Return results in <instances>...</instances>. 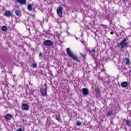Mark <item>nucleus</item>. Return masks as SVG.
Masks as SVG:
<instances>
[{
    "mask_svg": "<svg viewBox=\"0 0 131 131\" xmlns=\"http://www.w3.org/2000/svg\"><path fill=\"white\" fill-rule=\"evenodd\" d=\"M66 51L67 55L70 56L71 59H73V60H74V61H75V62H77V63H79V62H80L79 58H78L77 56L73 54V52H72V51L70 50L69 48H68Z\"/></svg>",
    "mask_w": 131,
    "mask_h": 131,
    "instance_id": "nucleus-1",
    "label": "nucleus"
},
{
    "mask_svg": "<svg viewBox=\"0 0 131 131\" xmlns=\"http://www.w3.org/2000/svg\"><path fill=\"white\" fill-rule=\"evenodd\" d=\"M127 38H124V39L118 43V47L120 48V50L122 52H123L124 51V49L128 46V42H127Z\"/></svg>",
    "mask_w": 131,
    "mask_h": 131,
    "instance_id": "nucleus-2",
    "label": "nucleus"
},
{
    "mask_svg": "<svg viewBox=\"0 0 131 131\" xmlns=\"http://www.w3.org/2000/svg\"><path fill=\"white\" fill-rule=\"evenodd\" d=\"M47 91H48V86H47V83H45L40 88V94H41L42 97H47Z\"/></svg>",
    "mask_w": 131,
    "mask_h": 131,
    "instance_id": "nucleus-3",
    "label": "nucleus"
},
{
    "mask_svg": "<svg viewBox=\"0 0 131 131\" xmlns=\"http://www.w3.org/2000/svg\"><path fill=\"white\" fill-rule=\"evenodd\" d=\"M45 47H52L53 46V42L51 40H46L43 42Z\"/></svg>",
    "mask_w": 131,
    "mask_h": 131,
    "instance_id": "nucleus-4",
    "label": "nucleus"
},
{
    "mask_svg": "<svg viewBox=\"0 0 131 131\" xmlns=\"http://www.w3.org/2000/svg\"><path fill=\"white\" fill-rule=\"evenodd\" d=\"M62 11L63 8H62L61 7H59L58 9L57 10V14L58 17H62V15L63 14V12H62Z\"/></svg>",
    "mask_w": 131,
    "mask_h": 131,
    "instance_id": "nucleus-5",
    "label": "nucleus"
},
{
    "mask_svg": "<svg viewBox=\"0 0 131 131\" xmlns=\"http://www.w3.org/2000/svg\"><path fill=\"white\" fill-rule=\"evenodd\" d=\"M5 16L7 18H11V17H13V12H10V11H6L5 12Z\"/></svg>",
    "mask_w": 131,
    "mask_h": 131,
    "instance_id": "nucleus-6",
    "label": "nucleus"
},
{
    "mask_svg": "<svg viewBox=\"0 0 131 131\" xmlns=\"http://www.w3.org/2000/svg\"><path fill=\"white\" fill-rule=\"evenodd\" d=\"M82 92L83 96H88L89 94H90V92L89 91V89L88 88H82Z\"/></svg>",
    "mask_w": 131,
    "mask_h": 131,
    "instance_id": "nucleus-7",
    "label": "nucleus"
},
{
    "mask_svg": "<svg viewBox=\"0 0 131 131\" xmlns=\"http://www.w3.org/2000/svg\"><path fill=\"white\" fill-rule=\"evenodd\" d=\"M22 110H29V105L27 103H24L21 105Z\"/></svg>",
    "mask_w": 131,
    "mask_h": 131,
    "instance_id": "nucleus-8",
    "label": "nucleus"
},
{
    "mask_svg": "<svg viewBox=\"0 0 131 131\" xmlns=\"http://www.w3.org/2000/svg\"><path fill=\"white\" fill-rule=\"evenodd\" d=\"M95 93L96 94V96H97V97L100 95L101 92L100 91V89L98 88V87L95 89Z\"/></svg>",
    "mask_w": 131,
    "mask_h": 131,
    "instance_id": "nucleus-9",
    "label": "nucleus"
},
{
    "mask_svg": "<svg viewBox=\"0 0 131 131\" xmlns=\"http://www.w3.org/2000/svg\"><path fill=\"white\" fill-rule=\"evenodd\" d=\"M16 3H18L20 5H25L26 0H16Z\"/></svg>",
    "mask_w": 131,
    "mask_h": 131,
    "instance_id": "nucleus-10",
    "label": "nucleus"
},
{
    "mask_svg": "<svg viewBox=\"0 0 131 131\" xmlns=\"http://www.w3.org/2000/svg\"><path fill=\"white\" fill-rule=\"evenodd\" d=\"M80 55L81 56V57L83 59V60L85 61V58H86V53L81 52L80 53Z\"/></svg>",
    "mask_w": 131,
    "mask_h": 131,
    "instance_id": "nucleus-11",
    "label": "nucleus"
},
{
    "mask_svg": "<svg viewBox=\"0 0 131 131\" xmlns=\"http://www.w3.org/2000/svg\"><path fill=\"white\" fill-rule=\"evenodd\" d=\"M121 85L122 88H126L128 85V83L126 81H123L121 83Z\"/></svg>",
    "mask_w": 131,
    "mask_h": 131,
    "instance_id": "nucleus-12",
    "label": "nucleus"
},
{
    "mask_svg": "<svg viewBox=\"0 0 131 131\" xmlns=\"http://www.w3.org/2000/svg\"><path fill=\"white\" fill-rule=\"evenodd\" d=\"M5 118L7 120H11L12 119V115L8 114L5 116Z\"/></svg>",
    "mask_w": 131,
    "mask_h": 131,
    "instance_id": "nucleus-13",
    "label": "nucleus"
},
{
    "mask_svg": "<svg viewBox=\"0 0 131 131\" xmlns=\"http://www.w3.org/2000/svg\"><path fill=\"white\" fill-rule=\"evenodd\" d=\"M125 123H126L127 126L130 127V126H131V121L130 120H129L128 119L126 120Z\"/></svg>",
    "mask_w": 131,
    "mask_h": 131,
    "instance_id": "nucleus-14",
    "label": "nucleus"
},
{
    "mask_svg": "<svg viewBox=\"0 0 131 131\" xmlns=\"http://www.w3.org/2000/svg\"><path fill=\"white\" fill-rule=\"evenodd\" d=\"M15 14L16 15V16H20L21 15V10L16 9L15 11Z\"/></svg>",
    "mask_w": 131,
    "mask_h": 131,
    "instance_id": "nucleus-15",
    "label": "nucleus"
},
{
    "mask_svg": "<svg viewBox=\"0 0 131 131\" xmlns=\"http://www.w3.org/2000/svg\"><path fill=\"white\" fill-rule=\"evenodd\" d=\"M125 60L126 61L125 64L128 65V66H129V65H130V61H129V59L126 58V59H125Z\"/></svg>",
    "mask_w": 131,
    "mask_h": 131,
    "instance_id": "nucleus-16",
    "label": "nucleus"
},
{
    "mask_svg": "<svg viewBox=\"0 0 131 131\" xmlns=\"http://www.w3.org/2000/svg\"><path fill=\"white\" fill-rule=\"evenodd\" d=\"M27 9L28 11H32V5L29 4L27 6Z\"/></svg>",
    "mask_w": 131,
    "mask_h": 131,
    "instance_id": "nucleus-17",
    "label": "nucleus"
},
{
    "mask_svg": "<svg viewBox=\"0 0 131 131\" xmlns=\"http://www.w3.org/2000/svg\"><path fill=\"white\" fill-rule=\"evenodd\" d=\"M3 31H8V28L6 26H3L2 27Z\"/></svg>",
    "mask_w": 131,
    "mask_h": 131,
    "instance_id": "nucleus-18",
    "label": "nucleus"
},
{
    "mask_svg": "<svg viewBox=\"0 0 131 131\" xmlns=\"http://www.w3.org/2000/svg\"><path fill=\"white\" fill-rule=\"evenodd\" d=\"M60 117H61V116H60V115H58L56 116V120H57V121H59V122L61 121Z\"/></svg>",
    "mask_w": 131,
    "mask_h": 131,
    "instance_id": "nucleus-19",
    "label": "nucleus"
},
{
    "mask_svg": "<svg viewBox=\"0 0 131 131\" xmlns=\"http://www.w3.org/2000/svg\"><path fill=\"white\" fill-rule=\"evenodd\" d=\"M96 52H97V51H96L95 49H92L91 51V54H95Z\"/></svg>",
    "mask_w": 131,
    "mask_h": 131,
    "instance_id": "nucleus-20",
    "label": "nucleus"
},
{
    "mask_svg": "<svg viewBox=\"0 0 131 131\" xmlns=\"http://www.w3.org/2000/svg\"><path fill=\"white\" fill-rule=\"evenodd\" d=\"M100 26H102V27L104 29H106L107 26L106 25H103V24H100Z\"/></svg>",
    "mask_w": 131,
    "mask_h": 131,
    "instance_id": "nucleus-21",
    "label": "nucleus"
},
{
    "mask_svg": "<svg viewBox=\"0 0 131 131\" xmlns=\"http://www.w3.org/2000/svg\"><path fill=\"white\" fill-rule=\"evenodd\" d=\"M76 125L77 126H80L81 125V123H80V122H77L76 123Z\"/></svg>",
    "mask_w": 131,
    "mask_h": 131,
    "instance_id": "nucleus-22",
    "label": "nucleus"
},
{
    "mask_svg": "<svg viewBox=\"0 0 131 131\" xmlns=\"http://www.w3.org/2000/svg\"><path fill=\"white\" fill-rule=\"evenodd\" d=\"M36 63H33L32 64V67H33V68H36Z\"/></svg>",
    "mask_w": 131,
    "mask_h": 131,
    "instance_id": "nucleus-23",
    "label": "nucleus"
},
{
    "mask_svg": "<svg viewBox=\"0 0 131 131\" xmlns=\"http://www.w3.org/2000/svg\"><path fill=\"white\" fill-rule=\"evenodd\" d=\"M70 92V88L68 86V88H67V94H69Z\"/></svg>",
    "mask_w": 131,
    "mask_h": 131,
    "instance_id": "nucleus-24",
    "label": "nucleus"
},
{
    "mask_svg": "<svg viewBox=\"0 0 131 131\" xmlns=\"http://www.w3.org/2000/svg\"><path fill=\"white\" fill-rule=\"evenodd\" d=\"M39 57H42V53H41V52L39 53Z\"/></svg>",
    "mask_w": 131,
    "mask_h": 131,
    "instance_id": "nucleus-25",
    "label": "nucleus"
},
{
    "mask_svg": "<svg viewBox=\"0 0 131 131\" xmlns=\"http://www.w3.org/2000/svg\"><path fill=\"white\" fill-rule=\"evenodd\" d=\"M16 131H23V130H22V128H19L18 130H17Z\"/></svg>",
    "mask_w": 131,
    "mask_h": 131,
    "instance_id": "nucleus-26",
    "label": "nucleus"
},
{
    "mask_svg": "<svg viewBox=\"0 0 131 131\" xmlns=\"http://www.w3.org/2000/svg\"><path fill=\"white\" fill-rule=\"evenodd\" d=\"M83 125H85L86 124H85V122H83Z\"/></svg>",
    "mask_w": 131,
    "mask_h": 131,
    "instance_id": "nucleus-27",
    "label": "nucleus"
},
{
    "mask_svg": "<svg viewBox=\"0 0 131 131\" xmlns=\"http://www.w3.org/2000/svg\"><path fill=\"white\" fill-rule=\"evenodd\" d=\"M110 34H111L112 35H113V32H111L110 33Z\"/></svg>",
    "mask_w": 131,
    "mask_h": 131,
    "instance_id": "nucleus-28",
    "label": "nucleus"
},
{
    "mask_svg": "<svg viewBox=\"0 0 131 131\" xmlns=\"http://www.w3.org/2000/svg\"><path fill=\"white\" fill-rule=\"evenodd\" d=\"M110 115V112H109L107 114V116H109Z\"/></svg>",
    "mask_w": 131,
    "mask_h": 131,
    "instance_id": "nucleus-29",
    "label": "nucleus"
},
{
    "mask_svg": "<svg viewBox=\"0 0 131 131\" xmlns=\"http://www.w3.org/2000/svg\"><path fill=\"white\" fill-rule=\"evenodd\" d=\"M129 73H131V70L129 71Z\"/></svg>",
    "mask_w": 131,
    "mask_h": 131,
    "instance_id": "nucleus-30",
    "label": "nucleus"
},
{
    "mask_svg": "<svg viewBox=\"0 0 131 131\" xmlns=\"http://www.w3.org/2000/svg\"><path fill=\"white\" fill-rule=\"evenodd\" d=\"M35 131H39V130L36 129V130H35Z\"/></svg>",
    "mask_w": 131,
    "mask_h": 131,
    "instance_id": "nucleus-31",
    "label": "nucleus"
}]
</instances>
